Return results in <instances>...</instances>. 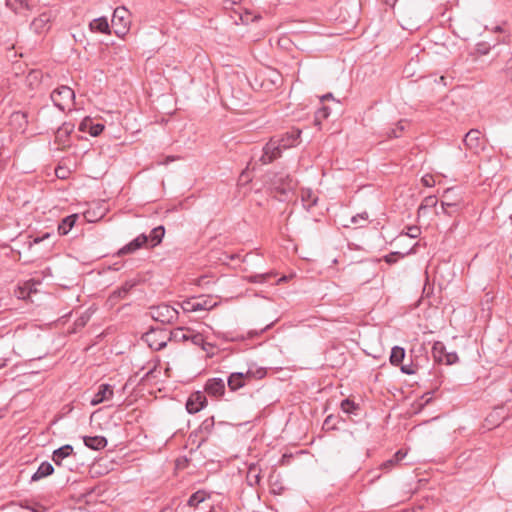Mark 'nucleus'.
I'll return each instance as SVG.
<instances>
[{
    "label": "nucleus",
    "instance_id": "1",
    "mask_svg": "<svg viewBox=\"0 0 512 512\" xmlns=\"http://www.w3.org/2000/svg\"><path fill=\"white\" fill-rule=\"evenodd\" d=\"M270 189L279 195V200L283 201L288 194L294 189L293 179L290 175L284 173H273L269 176Z\"/></svg>",
    "mask_w": 512,
    "mask_h": 512
},
{
    "label": "nucleus",
    "instance_id": "2",
    "mask_svg": "<svg viewBox=\"0 0 512 512\" xmlns=\"http://www.w3.org/2000/svg\"><path fill=\"white\" fill-rule=\"evenodd\" d=\"M149 309L151 318L162 324H172L177 321L179 316V312L166 303L152 306Z\"/></svg>",
    "mask_w": 512,
    "mask_h": 512
},
{
    "label": "nucleus",
    "instance_id": "3",
    "mask_svg": "<svg viewBox=\"0 0 512 512\" xmlns=\"http://www.w3.org/2000/svg\"><path fill=\"white\" fill-rule=\"evenodd\" d=\"M406 351L403 347L394 346L391 349L389 361L390 364L396 367H400L402 373L406 375H413L417 372L419 365L415 360H411L410 364H402L405 358Z\"/></svg>",
    "mask_w": 512,
    "mask_h": 512
},
{
    "label": "nucleus",
    "instance_id": "4",
    "mask_svg": "<svg viewBox=\"0 0 512 512\" xmlns=\"http://www.w3.org/2000/svg\"><path fill=\"white\" fill-rule=\"evenodd\" d=\"M142 339L155 351L164 349L169 341L166 329L154 327H151L146 333H144Z\"/></svg>",
    "mask_w": 512,
    "mask_h": 512
},
{
    "label": "nucleus",
    "instance_id": "5",
    "mask_svg": "<svg viewBox=\"0 0 512 512\" xmlns=\"http://www.w3.org/2000/svg\"><path fill=\"white\" fill-rule=\"evenodd\" d=\"M50 98L59 110L65 111L73 104L75 93L70 87L62 85L52 91Z\"/></svg>",
    "mask_w": 512,
    "mask_h": 512
},
{
    "label": "nucleus",
    "instance_id": "6",
    "mask_svg": "<svg viewBox=\"0 0 512 512\" xmlns=\"http://www.w3.org/2000/svg\"><path fill=\"white\" fill-rule=\"evenodd\" d=\"M432 354L435 362L444 363L446 365H453L459 361L456 352H448L443 342L436 341L432 347Z\"/></svg>",
    "mask_w": 512,
    "mask_h": 512
},
{
    "label": "nucleus",
    "instance_id": "7",
    "mask_svg": "<svg viewBox=\"0 0 512 512\" xmlns=\"http://www.w3.org/2000/svg\"><path fill=\"white\" fill-rule=\"evenodd\" d=\"M301 133L302 131L299 128L292 127L285 133L275 136L280 150L297 146L300 143Z\"/></svg>",
    "mask_w": 512,
    "mask_h": 512
},
{
    "label": "nucleus",
    "instance_id": "8",
    "mask_svg": "<svg viewBox=\"0 0 512 512\" xmlns=\"http://www.w3.org/2000/svg\"><path fill=\"white\" fill-rule=\"evenodd\" d=\"M215 306L211 299L203 297L186 299L181 303L184 312L208 311Z\"/></svg>",
    "mask_w": 512,
    "mask_h": 512
},
{
    "label": "nucleus",
    "instance_id": "9",
    "mask_svg": "<svg viewBox=\"0 0 512 512\" xmlns=\"http://www.w3.org/2000/svg\"><path fill=\"white\" fill-rule=\"evenodd\" d=\"M215 420L214 417H208L202 421L200 426L191 432V437H200L197 448H200L204 443L207 442L209 436L212 434L215 428Z\"/></svg>",
    "mask_w": 512,
    "mask_h": 512
},
{
    "label": "nucleus",
    "instance_id": "10",
    "mask_svg": "<svg viewBox=\"0 0 512 512\" xmlns=\"http://www.w3.org/2000/svg\"><path fill=\"white\" fill-rule=\"evenodd\" d=\"M208 404L207 397L202 391L192 392L186 401V410L189 414H195Z\"/></svg>",
    "mask_w": 512,
    "mask_h": 512
},
{
    "label": "nucleus",
    "instance_id": "11",
    "mask_svg": "<svg viewBox=\"0 0 512 512\" xmlns=\"http://www.w3.org/2000/svg\"><path fill=\"white\" fill-rule=\"evenodd\" d=\"M282 150L277 145L276 137H272L263 147V154L260 161L263 164H269L281 156Z\"/></svg>",
    "mask_w": 512,
    "mask_h": 512
},
{
    "label": "nucleus",
    "instance_id": "12",
    "mask_svg": "<svg viewBox=\"0 0 512 512\" xmlns=\"http://www.w3.org/2000/svg\"><path fill=\"white\" fill-rule=\"evenodd\" d=\"M140 283V280L139 279H130V280H127L125 281L121 287H119L118 289L114 290L109 298H108V301H110L111 303H116V301H118L119 299H125L129 293L131 292V290L136 287L138 284Z\"/></svg>",
    "mask_w": 512,
    "mask_h": 512
},
{
    "label": "nucleus",
    "instance_id": "13",
    "mask_svg": "<svg viewBox=\"0 0 512 512\" xmlns=\"http://www.w3.org/2000/svg\"><path fill=\"white\" fill-rule=\"evenodd\" d=\"M219 398L225 393V382L221 378H210L204 385V394Z\"/></svg>",
    "mask_w": 512,
    "mask_h": 512
},
{
    "label": "nucleus",
    "instance_id": "14",
    "mask_svg": "<svg viewBox=\"0 0 512 512\" xmlns=\"http://www.w3.org/2000/svg\"><path fill=\"white\" fill-rule=\"evenodd\" d=\"M113 386L108 383L99 385L97 392L90 401L92 406H96L104 401H108L113 397Z\"/></svg>",
    "mask_w": 512,
    "mask_h": 512
},
{
    "label": "nucleus",
    "instance_id": "15",
    "mask_svg": "<svg viewBox=\"0 0 512 512\" xmlns=\"http://www.w3.org/2000/svg\"><path fill=\"white\" fill-rule=\"evenodd\" d=\"M50 21H51V12L50 11L43 12L32 21L31 29L37 34L44 33L49 30Z\"/></svg>",
    "mask_w": 512,
    "mask_h": 512
},
{
    "label": "nucleus",
    "instance_id": "16",
    "mask_svg": "<svg viewBox=\"0 0 512 512\" xmlns=\"http://www.w3.org/2000/svg\"><path fill=\"white\" fill-rule=\"evenodd\" d=\"M105 129V125L102 123H94L90 117H85L79 124V130L82 132H88L91 136H99Z\"/></svg>",
    "mask_w": 512,
    "mask_h": 512
},
{
    "label": "nucleus",
    "instance_id": "17",
    "mask_svg": "<svg viewBox=\"0 0 512 512\" xmlns=\"http://www.w3.org/2000/svg\"><path fill=\"white\" fill-rule=\"evenodd\" d=\"M74 124L71 122H64L55 131V142L59 145L66 146L69 142L70 134L74 131Z\"/></svg>",
    "mask_w": 512,
    "mask_h": 512
},
{
    "label": "nucleus",
    "instance_id": "18",
    "mask_svg": "<svg viewBox=\"0 0 512 512\" xmlns=\"http://www.w3.org/2000/svg\"><path fill=\"white\" fill-rule=\"evenodd\" d=\"M481 132L477 129H471L465 134L463 139L464 145L470 150H478L481 145Z\"/></svg>",
    "mask_w": 512,
    "mask_h": 512
},
{
    "label": "nucleus",
    "instance_id": "19",
    "mask_svg": "<svg viewBox=\"0 0 512 512\" xmlns=\"http://www.w3.org/2000/svg\"><path fill=\"white\" fill-rule=\"evenodd\" d=\"M83 442L86 447L92 449V450H102L104 449L108 441L104 436H84Z\"/></svg>",
    "mask_w": 512,
    "mask_h": 512
},
{
    "label": "nucleus",
    "instance_id": "20",
    "mask_svg": "<svg viewBox=\"0 0 512 512\" xmlns=\"http://www.w3.org/2000/svg\"><path fill=\"white\" fill-rule=\"evenodd\" d=\"M246 375L241 372L231 373L227 379V385L231 391H237L246 384Z\"/></svg>",
    "mask_w": 512,
    "mask_h": 512
},
{
    "label": "nucleus",
    "instance_id": "21",
    "mask_svg": "<svg viewBox=\"0 0 512 512\" xmlns=\"http://www.w3.org/2000/svg\"><path fill=\"white\" fill-rule=\"evenodd\" d=\"M73 454V447L70 444L63 445L52 453V460L57 466L62 465V461Z\"/></svg>",
    "mask_w": 512,
    "mask_h": 512
},
{
    "label": "nucleus",
    "instance_id": "22",
    "mask_svg": "<svg viewBox=\"0 0 512 512\" xmlns=\"http://www.w3.org/2000/svg\"><path fill=\"white\" fill-rule=\"evenodd\" d=\"M407 455V452L403 449H399L392 458L384 461L380 465V469L384 472H389L392 470L395 466L399 464L400 461H402Z\"/></svg>",
    "mask_w": 512,
    "mask_h": 512
},
{
    "label": "nucleus",
    "instance_id": "23",
    "mask_svg": "<svg viewBox=\"0 0 512 512\" xmlns=\"http://www.w3.org/2000/svg\"><path fill=\"white\" fill-rule=\"evenodd\" d=\"M54 473V467L53 465L48 462L44 461L42 462L36 472L31 476V482L39 481L43 478H46Z\"/></svg>",
    "mask_w": 512,
    "mask_h": 512
},
{
    "label": "nucleus",
    "instance_id": "24",
    "mask_svg": "<svg viewBox=\"0 0 512 512\" xmlns=\"http://www.w3.org/2000/svg\"><path fill=\"white\" fill-rule=\"evenodd\" d=\"M164 235L165 227L163 225H159L153 228L150 231V234L147 235L149 248H154L158 246L162 242Z\"/></svg>",
    "mask_w": 512,
    "mask_h": 512
},
{
    "label": "nucleus",
    "instance_id": "25",
    "mask_svg": "<svg viewBox=\"0 0 512 512\" xmlns=\"http://www.w3.org/2000/svg\"><path fill=\"white\" fill-rule=\"evenodd\" d=\"M78 219V214H71L64 217L58 224V234L61 236L67 235L74 227Z\"/></svg>",
    "mask_w": 512,
    "mask_h": 512
},
{
    "label": "nucleus",
    "instance_id": "26",
    "mask_svg": "<svg viewBox=\"0 0 512 512\" xmlns=\"http://www.w3.org/2000/svg\"><path fill=\"white\" fill-rule=\"evenodd\" d=\"M448 198V192H444L441 200V207L443 210V213H445L448 216H452L456 213H458L460 209V203L458 201H447Z\"/></svg>",
    "mask_w": 512,
    "mask_h": 512
},
{
    "label": "nucleus",
    "instance_id": "27",
    "mask_svg": "<svg viewBox=\"0 0 512 512\" xmlns=\"http://www.w3.org/2000/svg\"><path fill=\"white\" fill-rule=\"evenodd\" d=\"M127 13V10L126 9H115L114 10V13H113V16H112V25L113 26H116L117 25V22H119L120 24H122V29L120 30H116L115 33L117 35H120V34H125L126 30H127V21H125V17H124V14Z\"/></svg>",
    "mask_w": 512,
    "mask_h": 512
},
{
    "label": "nucleus",
    "instance_id": "28",
    "mask_svg": "<svg viewBox=\"0 0 512 512\" xmlns=\"http://www.w3.org/2000/svg\"><path fill=\"white\" fill-rule=\"evenodd\" d=\"M301 201L303 203V207L307 211H310L315 205H317L318 197L315 196L310 189H306L301 192Z\"/></svg>",
    "mask_w": 512,
    "mask_h": 512
},
{
    "label": "nucleus",
    "instance_id": "29",
    "mask_svg": "<svg viewBox=\"0 0 512 512\" xmlns=\"http://www.w3.org/2000/svg\"><path fill=\"white\" fill-rule=\"evenodd\" d=\"M341 410L348 415L358 416L360 414L361 408L358 403H355L350 398H346L341 401L340 404Z\"/></svg>",
    "mask_w": 512,
    "mask_h": 512
},
{
    "label": "nucleus",
    "instance_id": "30",
    "mask_svg": "<svg viewBox=\"0 0 512 512\" xmlns=\"http://www.w3.org/2000/svg\"><path fill=\"white\" fill-rule=\"evenodd\" d=\"M89 27L93 32H99L103 34L110 33L109 24L105 17L92 20L89 24Z\"/></svg>",
    "mask_w": 512,
    "mask_h": 512
},
{
    "label": "nucleus",
    "instance_id": "31",
    "mask_svg": "<svg viewBox=\"0 0 512 512\" xmlns=\"http://www.w3.org/2000/svg\"><path fill=\"white\" fill-rule=\"evenodd\" d=\"M260 472H261V470L255 464H252L249 466L248 472L246 475V481L249 486L253 487L260 483V480H261Z\"/></svg>",
    "mask_w": 512,
    "mask_h": 512
},
{
    "label": "nucleus",
    "instance_id": "32",
    "mask_svg": "<svg viewBox=\"0 0 512 512\" xmlns=\"http://www.w3.org/2000/svg\"><path fill=\"white\" fill-rule=\"evenodd\" d=\"M11 123L18 129H25L28 124V114L23 111H16L11 114Z\"/></svg>",
    "mask_w": 512,
    "mask_h": 512
},
{
    "label": "nucleus",
    "instance_id": "33",
    "mask_svg": "<svg viewBox=\"0 0 512 512\" xmlns=\"http://www.w3.org/2000/svg\"><path fill=\"white\" fill-rule=\"evenodd\" d=\"M276 276V273L274 272H267V273H260V274H253L249 276H245V280L249 283H266L270 281L273 277Z\"/></svg>",
    "mask_w": 512,
    "mask_h": 512
},
{
    "label": "nucleus",
    "instance_id": "34",
    "mask_svg": "<svg viewBox=\"0 0 512 512\" xmlns=\"http://www.w3.org/2000/svg\"><path fill=\"white\" fill-rule=\"evenodd\" d=\"M209 497V493L205 490H198L194 492L188 499L187 504L190 507H197L200 503L205 501Z\"/></svg>",
    "mask_w": 512,
    "mask_h": 512
},
{
    "label": "nucleus",
    "instance_id": "35",
    "mask_svg": "<svg viewBox=\"0 0 512 512\" xmlns=\"http://www.w3.org/2000/svg\"><path fill=\"white\" fill-rule=\"evenodd\" d=\"M408 125V122L407 120H400L396 123L395 127L393 128H389L387 131H386V135L388 138L392 139V138H399L403 131L405 130L406 126Z\"/></svg>",
    "mask_w": 512,
    "mask_h": 512
},
{
    "label": "nucleus",
    "instance_id": "36",
    "mask_svg": "<svg viewBox=\"0 0 512 512\" xmlns=\"http://www.w3.org/2000/svg\"><path fill=\"white\" fill-rule=\"evenodd\" d=\"M188 341H191L195 346L201 347L202 350L206 352H208L210 348H213V345L206 342L201 333L190 334Z\"/></svg>",
    "mask_w": 512,
    "mask_h": 512
},
{
    "label": "nucleus",
    "instance_id": "37",
    "mask_svg": "<svg viewBox=\"0 0 512 512\" xmlns=\"http://www.w3.org/2000/svg\"><path fill=\"white\" fill-rule=\"evenodd\" d=\"M185 329L183 327H178L168 333L169 341L173 342H185L189 340V335L184 332Z\"/></svg>",
    "mask_w": 512,
    "mask_h": 512
},
{
    "label": "nucleus",
    "instance_id": "38",
    "mask_svg": "<svg viewBox=\"0 0 512 512\" xmlns=\"http://www.w3.org/2000/svg\"><path fill=\"white\" fill-rule=\"evenodd\" d=\"M6 6L15 13H19L22 9L30 10L27 0H6Z\"/></svg>",
    "mask_w": 512,
    "mask_h": 512
},
{
    "label": "nucleus",
    "instance_id": "39",
    "mask_svg": "<svg viewBox=\"0 0 512 512\" xmlns=\"http://www.w3.org/2000/svg\"><path fill=\"white\" fill-rule=\"evenodd\" d=\"M331 109L329 106L323 105L315 112L314 123L320 125L323 120L327 119L330 115Z\"/></svg>",
    "mask_w": 512,
    "mask_h": 512
},
{
    "label": "nucleus",
    "instance_id": "40",
    "mask_svg": "<svg viewBox=\"0 0 512 512\" xmlns=\"http://www.w3.org/2000/svg\"><path fill=\"white\" fill-rule=\"evenodd\" d=\"M130 242L132 246L135 247L136 250H139L141 248H149L147 234L145 233L140 234Z\"/></svg>",
    "mask_w": 512,
    "mask_h": 512
},
{
    "label": "nucleus",
    "instance_id": "41",
    "mask_svg": "<svg viewBox=\"0 0 512 512\" xmlns=\"http://www.w3.org/2000/svg\"><path fill=\"white\" fill-rule=\"evenodd\" d=\"M286 491V487L279 479L270 482V493L274 495H282Z\"/></svg>",
    "mask_w": 512,
    "mask_h": 512
},
{
    "label": "nucleus",
    "instance_id": "42",
    "mask_svg": "<svg viewBox=\"0 0 512 512\" xmlns=\"http://www.w3.org/2000/svg\"><path fill=\"white\" fill-rule=\"evenodd\" d=\"M502 408L503 407L495 408L494 411L487 416L486 421L494 426H498L500 424V420L505 419V417H501L499 414V410H501Z\"/></svg>",
    "mask_w": 512,
    "mask_h": 512
},
{
    "label": "nucleus",
    "instance_id": "43",
    "mask_svg": "<svg viewBox=\"0 0 512 512\" xmlns=\"http://www.w3.org/2000/svg\"><path fill=\"white\" fill-rule=\"evenodd\" d=\"M438 199L436 196H427L423 199L422 203L419 206V211L427 209V208H433L437 205Z\"/></svg>",
    "mask_w": 512,
    "mask_h": 512
},
{
    "label": "nucleus",
    "instance_id": "44",
    "mask_svg": "<svg viewBox=\"0 0 512 512\" xmlns=\"http://www.w3.org/2000/svg\"><path fill=\"white\" fill-rule=\"evenodd\" d=\"M266 370L264 368H257L256 370L248 369L246 373L247 379L256 378V379H262L266 375Z\"/></svg>",
    "mask_w": 512,
    "mask_h": 512
},
{
    "label": "nucleus",
    "instance_id": "45",
    "mask_svg": "<svg viewBox=\"0 0 512 512\" xmlns=\"http://www.w3.org/2000/svg\"><path fill=\"white\" fill-rule=\"evenodd\" d=\"M403 256H404V254H402L400 252H391V253L385 255L383 257V259L387 264L392 265V264L396 263L399 260V258H401Z\"/></svg>",
    "mask_w": 512,
    "mask_h": 512
},
{
    "label": "nucleus",
    "instance_id": "46",
    "mask_svg": "<svg viewBox=\"0 0 512 512\" xmlns=\"http://www.w3.org/2000/svg\"><path fill=\"white\" fill-rule=\"evenodd\" d=\"M338 420H339V417L334 416V415H329L324 420L323 426L326 427L327 429H337L336 424H337Z\"/></svg>",
    "mask_w": 512,
    "mask_h": 512
},
{
    "label": "nucleus",
    "instance_id": "47",
    "mask_svg": "<svg viewBox=\"0 0 512 512\" xmlns=\"http://www.w3.org/2000/svg\"><path fill=\"white\" fill-rule=\"evenodd\" d=\"M438 390V387H435L434 389L430 390V391H427L425 392L422 396H421V400L423 401L422 402V406H426L428 404H430L433 400V394Z\"/></svg>",
    "mask_w": 512,
    "mask_h": 512
},
{
    "label": "nucleus",
    "instance_id": "48",
    "mask_svg": "<svg viewBox=\"0 0 512 512\" xmlns=\"http://www.w3.org/2000/svg\"><path fill=\"white\" fill-rule=\"evenodd\" d=\"M135 251H137V250L135 249L134 246H132L131 242H129L118 250L117 256H124V255H128V254H132Z\"/></svg>",
    "mask_w": 512,
    "mask_h": 512
},
{
    "label": "nucleus",
    "instance_id": "49",
    "mask_svg": "<svg viewBox=\"0 0 512 512\" xmlns=\"http://www.w3.org/2000/svg\"><path fill=\"white\" fill-rule=\"evenodd\" d=\"M491 49V46L487 42H479L476 44V51L480 55H487Z\"/></svg>",
    "mask_w": 512,
    "mask_h": 512
},
{
    "label": "nucleus",
    "instance_id": "50",
    "mask_svg": "<svg viewBox=\"0 0 512 512\" xmlns=\"http://www.w3.org/2000/svg\"><path fill=\"white\" fill-rule=\"evenodd\" d=\"M421 234L420 227L418 226H408L407 231L405 232V235L410 238H417Z\"/></svg>",
    "mask_w": 512,
    "mask_h": 512
},
{
    "label": "nucleus",
    "instance_id": "51",
    "mask_svg": "<svg viewBox=\"0 0 512 512\" xmlns=\"http://www.w3.org/2000/svg\"><path fill=\"white\" fill-rule=\"evenodd\" d=\"M15 295L19 299H25L29 297V291H27V285L19 286L17 290H15Z\"/></svg>",
    "mask_w": 512,
    "mask_h": 512
},
{
    "label": "nucleus",
    "instance_id": "52",
    "mask_svg": "<svg viewBox=\"0 0 512 512\" xmlns=\"http://www.w3.org/2000/svg\"><path fill=\"white\" fill-rule=\"evenodd\" d=\"M273 324H274V322H271V323L267 324L264 328H261L260 331H256V330L249 331L248 332L249 338H254L256 336L261 335L262 333H264L265 331L270 329L273 326Z\"/></svg>",
    "mask_w": 512,
    "mask_h": 512
},
{
    "label": "nucleus",
    "instance_id": "53",
    "mask_svg": "<svg viewBox=\"0 0 512 512\" xmlns=\"http://www.w3.org/2000/svg\"><path fill=\"white\" fill-rule=\"evenodd\" d=\"M368 219V213L367 212H363V213H360V214H357L355 216H353L351 218V222L352 223H358V220H364L366 221Z\"/></svg>",
    "mask_w": 512,
    "mask_h": 512
},
{
    "label": "nucleus",
    "instance_id": "54",
    "mask_svg": "<svg viewBox=\"0 0 512 512\" xmlns=\"http://www.w3.org/2000/svg\"><path fill=\"white\" fill-rule=\"evenodd\" d=\"M504 71L512 78V56L506 61Z\"/></svg>",
    "mask_w": 512,
    "mask_h": 512
},
{
    "label": "nucleus",
    "instance_id": "55",
    "mask_svg": "<svg viewBox=\"0 0 512 512\" xmlns=\"http://www.w3.org/2000/svg\"><path fill=\"white\" fill-rule=\"evenodd\" d=\"M424 350L425 348L422 345L418 349L412 348L410 350L411 360H414V358L416 359L418 357V353H422Z\"/></svg>",
    "mask_w": 512,
    "mask_h": 512
},
{
    "label": "nucleus",
    "instance_id": "56",
    "mask_svg": "<svg viewBox=\"0 0 512 512\" xmlns=\"http://www.w3.org/2000/svg\"><path fill=\"white\" fill-rule=\"evenodd\" d=\"M293 458L292 454L285 453L282 455L280 459V465H288Z\"/></svg>",
    "mask_w": 512,
    "mask_h": 512
},
{
    "label": "nucleus",
    "instance_id": "57",
    "mask_svg": "<svg viewBox=\"0 0 512 512\" xmlns=\"http://www.w3.org/2000/svg\"><path fill=\"white\" fill-rule=\"evenodd\" d=\"M24 285H27V291H29V295H30L32 292L36 291V290L33 288L34 283H33L32 281H27V282H25V283H24Z\"/></svg>",
    "mask_w": 512,
    "mask_h": 512
},
{
    "label": "nucleus",
    "instance_id": "58",
    "mask_svg": "<svg viewBox=\"0 0 512 512\" xmlns=\"http://www.w3.org/2000/svg\"><path fill=\"white\" fill-rule=\"evenodd\" d=\"M49 236H50V234H49V233H45L43 236L35 238V239H34V242H35V243H40V242H42L43 240H45V239L49 238Z\"/></svg>",
    "mask_w": 512,
    "mask_h": 512
},
{
    "label": "nucleus",
    "instance_id": "59",
    "mask_svg": "<svg viewBox=\"0 0 512 512\" xmlns=\"http://www.w3.org/2000/svg\"><path fill=\"white\" fill-rule=\"evenodd\" d=\"M326 100H334L333 94L327 93L321 97V102L326 101Z\"/></svg>",
    "mask_w": 512,
    "mask_h": 512
},
{
    "label": "nucleus",
    "instance_id": "60",
    "mask_svg": "<svg viewBox=\"0 0 512 512\" xmlns=\"http://www.w3.org/2000/svg\"><path fill=\"white\" fill-rule=\"evenodd\" d=\"M398 0H384L385 4L389 5L391 8H394Z\"/></svg>",
    "mask_w": 512,
    "mask_h": 512
},
{
    "label": "nucleus",
    "instance_id": "61",
    "mask_svg": "<svg viewBox=\"0 0 512 512\" xmlns=\"http://www.w3.org/2000/svg\"><path fill=\"white\" fill-rule=\"evenodd\" d=\"M200 437H191V434L189 435V441L192 443V444H195L197 446L198 444V441H199Z\"/></svg>",
    "mask_w": 512,
    "mask_h": 512
},
{
    "label": "nucleus",
    "instance_id": "62",
    "mask_svg": "<svg viewBox=\"0 0 512 512\" xmlns=\"http://www.w3.org/2000/svg\"><path fill=\"white\" fill-rule=\"evenodd\" d=\"M77 325H85V320L83 317H80L77 322H76Z\"/></svg>",
    "mask_w": 512,
    "mask_h": 512
},
{
    "label": "nucleus",
    "instance_id": "63",
    "mask_svg": "<svg viewBox=\"0 0 512 512\" xmlns=\"http://www.w3.org/2000/svg\"><path fill=\"white\" fill-rule=\"evenodd\" d=\"M502 31H503V29H502V27H501V26H496V27H494V29H493V32H495V33H500V32H502Z\"/></svg>",
    "mask_w": 512,
    "mask_h": 512
},
{
    "label": "nucleus",
    "instance_id": "64",
    "mask_svg": "<svg viewBox=\"0 0 512 512\" xmlns=\"http://www.w3.org/2000/svg\"><path fill=\"white\" fill-rule=\"evenodd\" d=\"M161 512H173L171 508H164L161 510Z\"/></svg>",
    "mask_w": 512,
    "mask_h": 512
}]
</instances>
